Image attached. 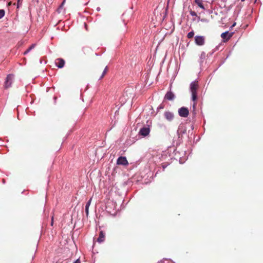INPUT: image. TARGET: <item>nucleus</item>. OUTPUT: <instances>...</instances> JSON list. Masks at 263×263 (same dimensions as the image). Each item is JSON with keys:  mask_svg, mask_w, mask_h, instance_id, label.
Segmentation results:
<instances>
[{"mask_svg": "<svg viewBox=\"0 0 263 263\" xmlns=\"http://www.w3.org/2000/svg\"><path fill=\"white\" fill-rule=\"evenodd\" d=\"M199 85L198 81H194L190 85V90L192 92V100L195 102L197 99V91L198 89Z\"/></svg>", "mask_w": 263, "mask_h": 263, "instance_id": "f257e3e1", "label": "nucleus"}, {"mask_svg": "<svg viewBox=\"0 0 263 263\" xmlns=\"http://www.w3.org/2000/svg\"><path fill=\"white\" fill-rule=\"evenodd\" d=\"M179 115L183 118H186L189 115V110L187 107H182L178 109Z\"/></svg>", "mask_w": 263, "mask_h": 263, "instance_id": "f03ea898", "label": "nucleus"}, {"mask_svg": "<svg viewBox=\"0 0 263 263\" xmlns=\"http://www.w3.org/2000/svg\"><path fill=\"white\" fill-rule=\"evenodd\" d=\"M195 42L198 46H203L205 43V37L203 36L196 35L195 37Z\"/></svg>", "mask_w": 263, "mask_h": 263, "instance_id": "7ed1b4c3", "label": "nucleus"}, {"mask_svg": "<svg viewBox=\"0 0 263 263\" xmlns=\"http://www.w3.org/2000/svg\"><path fill=\"white\" fill-rule=\"evenodd\" d=\"M13 79V74H8L6 78V81L5 82V88H8L11 85Z\"/></svg>", "mask_w": 263, "mask_h": 263, "instance_id": "20e7f679", "label": "nucleus"}, {"mask_svg": "<svg viewBox=\"0 0 263 263\" xmlns=\"http://www.w3.org/2000/svg\"><path fill=\"white\" fill-rule=\"evenodd\" d=\"M117 164L126 166L128 164V162L125 157L121 156L117 159Z\"/></svg>", "mask_w": 263, "mask_h": 263, "instance_id": "39448f33", "label": "nucleus"}, {"mask_svg": "<svg viewBox=\"0 0 263 263\" xmlns=\"http://www.w3.org/2000/svg\"><path fill=\"white\" fill-rule=\"evenodd\" d=\"M149 132L150 129L149 127H143L140 129L139 133L140 135L145 137L147 136L149 134Z\"/></svg>", "mask_w": 263, "mask_h": 263, "instance_id": "423d86ee", "label": "nucleus"}, {"mask_svg": "<svg viewBox=\"0 0 263 263\" xmlns=\"http://www.w3.org/2000/svg\"><path fill=\"white\" fill-rule=\"evenodd\" d=\"M164 116L168 121H172L174 118L173 113L169 111H165L164 114Z\"/></svg>", "mask_w": 263, "mask_h": 263, "instance_id": "0eeeda50", "label": "nucleus"}, {"mask_svg": "<svg viewBox=\"0 0 263 263\" xmlns=\"http://www.w3.org/2000/svg\"><path fill=\"white\" fill-rule=\"evenodd\" d=\"M55 65L59 68H62L65 65V61L62 58H58L55 60Z\"/></svg>", "mask_w": 263, "mask_h": 263, "instance_id": "6e6552de", "label": "nucleus"}, {"mask_svg": "<svg viewBox=\"0 0 263 263\" xmlns=\"http://www.w3.org/2000/svg\"><path fill=\"white\" fill-rule=\"evenodd\" d=\"M233 33H229L228 31L222 33L221 34V37L226 41L229 40L233 35Z\"/></svg>", "mask_w": 263, "mask_h": 263, "instance_id": "1a4fd4ad", "label": "nucleus"}, {"mask_svg": "<svg viewBox=\"0 0 263 263\" xmlns=\"http://www.w3.org/2000/svg\"><path fill=\"white\" fill-rule=\"evenodd\" d=\"M105 235L104 233L101 231L99 233V237L97 239V241L99 243H101L105 240Z\"/></svg>", "mask_w": 263, "mask_h": 263, "instance_id": "9d476101", "label": "nucleus"}, {"mask_svg": "<svg viewBox=\"0 0 263 263\" xmlns=\"http://www.w3.org/2000/svg\"><path fill=\"white\" fill-rule=\"evenodd\" d=\"M174 98L175 95L172 91H168L165 96V99L168 100H173Z\"/></svg>", "mask_w": 263, "mask_h": 263, "instance_id": "9b49d317", "label": "nucleus"}, {"mask_svg": "<svg viewBox=\"0 0 263 263\" xmlns=\"http://www.w3.org/2000/svg\"><path fill=\"white\" fill-rule=\"evenodd\" d=\"M91 201V199H89V201L86 203V206H85V212H86V214L87 216H88V213H89L88 209H89V207L90 205Z\"/></svg>", "mask_w": 263, "mask_h": 263, "instance_id": "f8f14e48", "label": "nucleus"}, {"mask_svg": "<svg viewBox=\"0 0 263 263\" xmlns=\"http://www.w3.org/2000/svg\"><path fill=\"white\" fill-rule=\"evenodd\" d=\"M195 2L201 9H204V6H203V5L202 4V0H195Z\"/></svg>", "mask_w": 263, "mask_h": 263, "instance_id": "ddd939ff", "label": "nucleus"}, {"mask_svg": "<svg viewBox=\"0 0 263 263\" xmlns=\"http://www.w3.org/2000/svg\"><path fill=\"white\" fill-rule=\"evenodd\" d=\"M194 35V32L193 31H192L188 33L187 34V37L188 39H191L192 38Z\"/></svg>", "mask_w": 263, "mask_h": 263, "instance_id": "4468645a", "label": "nucleus"}, {"mask_svg": "<svg viewBox=\"0 0 263 263\" xmlns=\"http://www.w3.org/2000/svg\"><path fill=\"white\" fill-rule=\"evenodd\" d=\"M5 12L4 10H0V19L2 18L5 15Z\"/></svg>", "mask_w": 263, "mask_h": 263, "instance_id": "2eb2a0df", "label": "nucleus"}, {"mask_svg": "<svg viewBox=\"0 0 263 263\" xmlns=\"http://www.w3.org/2000/svg\"><path fill=\"white\" fill-rule=\"evenodd\" d=\"M107 67H106L105 69L104 70L103 72V73L101 75V76L100 77V79H102L103 78V77L105 76V74H106V72H107Z\"/></svg>", "mask_w": 263, "mask_h": 263, "instance_id": "dca6fc26", "label": "nucleus"}, {"mask_svg": "<svg viewBox=\"0 0 263 263\" xmlns=\"http://www.w3.org/2000/svg\"><path fill=\"white\" fill-rule=\"evenodd\" d=\"M190 14H191V15L192 16H197V14H196V13L195 11H190Z\"/></svg>", "mask_w": 263, "mask_h": 263, "instance_id": "f3484780", "label": "nucleus"}, {"mask_svg": "<svg viewBox=\"0 0 263 263\" xmlns=\"http://www.w3.org/2000/svg\"><path fill=\"white\" fill-rule=\"evenodd\" d=\"M74 263H81L80 259H77Z\"/></svg>", "mask_w": 263, "mask_h": 263, "instance_id": "a211bd4d", "label": "nucleus"}, {"mask_svg": "<svg viewBox=\"0 0 263 263\" xmlns=\"http://www.w3.org/2000/svg\"><path fill=\"white\" fill-rule=\"evenodd\" d=\"M30 50V48H28V49H27V50L26 51H25L24 52V54H26L28 52H29V51Z\"/></svg>", "mask_w": 263, "mask_h": 263, "instance_id": "6ab92c4d", "label": "nucleus"}, {"mask_svg": "<svg viewBox=\"0 0 263 263\" xmlns=\"http://www.w3.org/2000/svg\"><path fill=\"white\" fill-rule=\"evenodd\" d=\"M196 105V103L195 102L193 104V107L194 108Z\"/></svg>", "mask_w": 263, "mask_h": 263, "instance_id": "aec40b11", "label": "nucleus"}, {"mask_svg": "<svg viewBox=\"0 0 263 263\" xmlns=\"http://www.w3.org/2000/svg\"><path fill=\"white\" fill-rule=\"evenodd\" d=\"M32 48H33V45H32L29 48H30V50H31Z\"/></svg>", "mask_w": 263, "mask_h": 263, "instance_id": "412c9836", "label": "nucleus"}, {"mask_svg": "<svg viewBox=\"0 0 263 263\" xmlns=\"http://www.w3.org/2000/svg\"><path fill=\"white\" fill-rule=\"evenodd\" d=\"M162 167L163 168H165L166 167V166L164 165V164H162Z\"/></svg>", "mask_w": 263, "mask_h": 263, "instance_id": "4be33fe9", "label": "nucleus"}, {"mask_svg": "<svg viewBox=\"0 0 263 263\" xmlns=\"http://www.w3.org/2000/svg\"><path fill=\"white\" fill-rule=\"evenodd\" d=\"M235 25H236V23H234V24L232 26V27H233L235 26Z\"/></svg>", "mask_w": 263, "mask_h": 263, "instance_id": "5701e85b", "label": "nucleus"}, {"mask_svg": "<svg viewBox=\"0 0 263 263\" xmlns=\"http://www.w3.org/2000/svg\"><path fill=\"white\" fill-rule=\"evenodd\" d=\"M53 219H52V222H51V226H52V225H53Z\"/></svg>", "mask_w": 263, "mask_h": 263, "instance_id": "b1692460", "label": "nucleus"}, {"mask_svg": "<svg viewBox=\"0 0 263 263\" xmlns=\"http://www.w3.org/2000/svg\"><path fill=\"white\" fill-rule=\"evenodd\" d=\"M242 2H244L245 0H241Z\"/></svg>", "mask_w": 263, "mask_h": 263, "instance_id": "393cba45", "label": "nucleus"}]
</instances>
